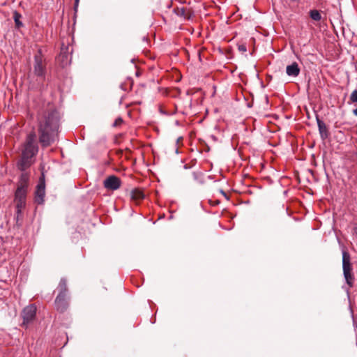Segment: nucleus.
Masks as SVG:
<instances>
[{"mask_svg":"<svg viewBox=\"0 0 357 357\" xmlns=\"http://www.w3.org/2000/svg\"><path fill=\"white\" fill-rule=\"evenodd\" d=\"M36 110L39 142L46 148L57 139L60 115L53 103L45 100L36 106Z\"/></svg>","mask_w":357,"mask_h":357,"instance_id":"obj_1","label":"nucleus"},{"mask_svg":"<svg viewBox=\"0 0 357 357\" xmlns=\"http://www.w3.org/2000/svg\"><path fill=\"white\" fill-rule=\"evenodd\" d=\"M38 146L36 142V135L34 132H29L26 137L22 148L20 160L17 162V168L20 171H25L33 163V158L38 152Z\"/></svg>","mask_w":357,"mask_h":357,"instance_id":"obj_2","label":"nucleus"},{"mask_svg":"<svg viewBox=\"0 0 357 357\" xmlns=\"http://www.w3.org/2000/svg\"><path fill=\"white\" fill-rule=\"evenodd\" d=\"M30 179L29 175L26 172H23L19 177L17 183V188L14 195V202L15 203L16 218L18 220L22 216V210L26 207V197L29 188Z\"/></svg>","mask_w":357,"mask_h":357,"instance_id":"obj_3","label":"nucleus"},{"mask_svg":"<svg viewBox=\"0 0 357 357\" xmlns=\"http://www.w3.org/2000/svg\"><path fill=\"white\" fill-rule=\"evenodd\" d=\"M342 269L343 275L347 284L349 288L353 287L355 281V277L353 273V266L351 262L350 254L347 250H342Z\"/></svg>","mask_w":357,"mask_h":357,"instance_id":"obj_4","label":"nucleus"},{"mask_svg":"<svg viewBox=\"0 0 357 357\" xmlns=\"http://www.w3.org/2000/svg\"><path fill=\"white\" fill-rule=\"evenodd\" d=\"M33 72L35 76L39 77L42 81L45 80L47 72V60L42 54L41 50H38L37 54L34 55Z\"/></svg>","mask_w":357,"mask_h":357,"instance_id":"obj_5","label":"nucleus"},{"mask_svg":"<svg viewBox=\"0 0 357 357\" xmlns=\"http://www.w3.org/2000/svg\"><path fill=\"white\" fill-rule=\"evenodd\" d=\"M36 312L37 307L35 304H30L26 306L21 312V317L23 319L21 326L26 328L35 320Z\"/></svg>","mask_w":357,"mask_h":357,"instance_id":"obj_6","label":"nucleus"},{"mask_svg":"<svg viewBox=\"0 0 357 357\" xmlns=\"http://www.w3.org/2000/svg\"><path fill=\"white\" fill-rule=\"evenodd\" d=\"M45 197V181L44 174L40 177L34 192V201L36 204L41 205L44 204Z\"/></svg>","mask_w":357,"mask_h":357,"instance_id":"obj_7","label":"nucleus"},{"mask_svg":"<svg viewBox=\"0 0 357 357\" xmlns=\"http://www.w3.org/2000/svg\"><path fill=\"white\" fill-rule=\"evenodd\" d=\"M69 296L57 295L54 300V307L59 312H66L69 306Z\"/></svg>","mask_w":357,"mask_h":357,"instance_id":"obj_8","label":"nucleus"},{"mask_svg":"<svg viewBox=\"0 0 357 357\" xmlns=\"http://www.w3.org/2000/svg\"><path fill=\"white\" fill-rule=\"evenodd\" d=\"M121 179L114 175L109 176L103 181L104 187L107 190H113V191L118 190L121 187Z\"/></svg>","mask_w":357,"mask_h":357,"instance_id":"obj_9","label":"nucleus"},{"mask_svg":"<svg viewBox=\"0 0 357 357\" xmlns=\"http://www.w3.org/2000/svg\"><path fill=\"white\" fill-rule=\"evenodd\" d=\"M58 61L60 62L63 67H65L70 63L71 56L69 54L68 47L65 46L63 44L61 48V52L57 58Z\"/></svg>","mask_w":357,"mask_h":357,"instance_id":"obj_10","label":"nucleus"},{"mask_svg":"<svg viewBox=\"0 0 357 357\" xmlns=\"http://www.w3.org/2000/svg\"><path fill=\"white\" fill-rule=\"evenodd\" d=\"M320 137L322 140H326L330 137V132L326 123L321 120L318 116H316Z\"/></svg>","mask_w":357,"mask_h":357,"instance_id":"obj_11","label":"nucleus"},{"mask_svg":"<svg viewBox=\"0 0 357 357\" xmlns=\"http://www.w3.org/2000/svg\"><path fill=\"white\" fill-rule=\"evenodd\" d=\"M301 69L296 62H293L286 68V73L288 76L296 77L300 73Z\"/></svg>","mask_w":357,"mask_h":357,"instance_id":"obj_12","label":"nucleus"},{"mask_svg":"<svg viewBox=\"0 0 357 357\" xmlns=\"http://www.w3.org/2000/svg\"><path fill=\"white\" fill-rule=\"evenodd\" d=\"M59 291L58 295L69 296L68 289L67 287V280L65 278H62L57 287Z\"/></svg>","mask_w":357,"mask_h":357,"instance_id":"obj_13","label":"nucleus"},{"mask_svg":"<svg viewBox=\"0 0 357 357\" xmlns=\"http://www.w3.org/2000/svg\"><path fill=\"white\" fill-rule=\"evenodd\" d=\"M174 12L177 16L184 19H190V12L187 11L183 7L174 8Z\"/></svg>","mask_w":357,"mask_h":357,"instance_id":"obj_14","label":"nucleus"},{"mask_svg":"<svg viewBox=\"0 0 357 357\" xmlns=\"http://www.w3.org/2000/svg\"><path fill=\"white\" fill-rule=\"evenodd\" d=\"M130 197L132 200L139 201L144 198V195L142 190L135 188L131 191Z\"/></svg>","mask_w":357,"mask_h":357,"instance_id":"obj_15","label":"nucleus"},{"mask_svg":"<svg viewBox=\"0 0 357 357\" xmlns=\"http://www.w3.org/2000/svg\"><path fill=\"white\" fill-rule=\"evenodd\" d=\"M13 20L15 22V27L20 29L24 26V24L21 21L22 15L17 10L13 11Z\"/></svg>","mask_w":357,"mask_h":357,"instance_id":"obj_16","label":"nucleus"},{"mask_svg":"<svg viewBox=\"0 0 357 357\" xmlns=\"http://www.w3.org/2000/svg\"><path fill=\"white\" fill-rule=\"evenodd\" d=\"M310 17L316 22H319L321 20V15L319 10L312 9L309 11Z\"/></svg>","mask_w":357,"mask_h":357,"instance_id":"obj_17","label":"nucleus"},{"mask_svg":"<svg viewBox=\"0 0 357 357\" xmlns=\"http://www.w3.org/2000/svg\"><path fill=\"white\" fill-rule=\"evenodd\" d=\"M349 99L352 102H357V89L352 91L350 95Z\"/></svg>","mask_w":357,"mask_h":357,"instance_id":"obj_18","label":"nucleus"},{"mask_svg":"<svg viewBox=\"0 0 357 357\" xmlns=\"http://www.w3.org/2000/svg\"><path fill=\"white\" fill-rule=\"evenodd\" d=\"M237 46H238V50L239 52H241L243 54L246 52L247 47H246V45L245 44H238Z\"/></svg>","mask_w":357,"mask_h":357,"instance_id":"obj_19","label":"nucleus"},{"mask_svg":"<svg viewBox=\"0 0 357 357\" xmlns=\"http://www.w3.org/2000/svg\"><path fill=\"white\" fill-rule=\"evenodd\" d=\"M123 121L121 117H118L114 122L113 126L117 127L121 126L123 123Z\"/></svg>","mask_w":357,"mask_h":357,"instance_id":"obj_20","label":"nucleus"},{"mask_svg":"<svg viewBox=\"0 0 357 357\" xmlns=\"http://www.w3.org/2000/svg\"><path fill=\"white\" fill-rule=\"evenodd\" d=\"M352 234L357 236V224L355 223L354 225L353 229H352Z\"/></svg>","mask_w":357,"mask_h":357,"instance_id":"obj_21","label":"nucleus"},{"mask_svg":"<svg viewBox=\"0 0 357 357\" xmlns=\"http://www.w3.org/2000/svg\"><path fill=\"white\" fill-rule=\"evenodd\" d=\"M79 0H75L74 8L75 10H77V6L79 5Z\"/></svg>","mask_w":357,"mask_h":357,"instance_id":"obj_22","label":"nucleus"},{"mask_svg":"<svg viewBox=\"0 0 357 357\" xmlns=\"http://www.w3.org/2000/svg\"><path fill=\"white\" fill-rule=\"evenodd\" d=\"M38 87H39L40 91H42L45 89V86H44L43 83L40 84Z\"/></svg>","mask_w":357,"mask_h":357,"instance_id":"obj_23","label":"nucleus"},{"mask_svg":"<svg viewBox=\"0 0 357 357\" xmlns=\"http://www.w3.org/2000/svg\"><path fill=\"white\" fill-rule=\"evenodd\" d=\"M220 192L222 193V195L227 197L226 193L222 190H220Z\"/></svg>","mask_w":357,"mask_h":357,"instance_id":"obj_24","label":"nucleus"},{"mask_svg":"<svg viewBox=\"0 0 357 357\" xmlns=\"http://www.w3.org/2000/svg\"><path fill=\"white\" fill-rule=\"evenodd\" d=\"M353 112L357 116V107L354 110Z\"/></svg>","mask_w":357,"mask_h":357,"instance_id":"obj_25","label":"nucleus"},{"mask_svg":"<svg viewBox=\"0 0 357 357\" xmlns=\"http://www.w3.org/2000/svg\"><path fill=\"white\" fill-rule=\"evenodd\" d=\"M291 1H296V0H291Z\"/></svg>","mask_w":357,"mask_h":357,"instance_id":"obj_26","label":"nucleus"}]
</instances>
